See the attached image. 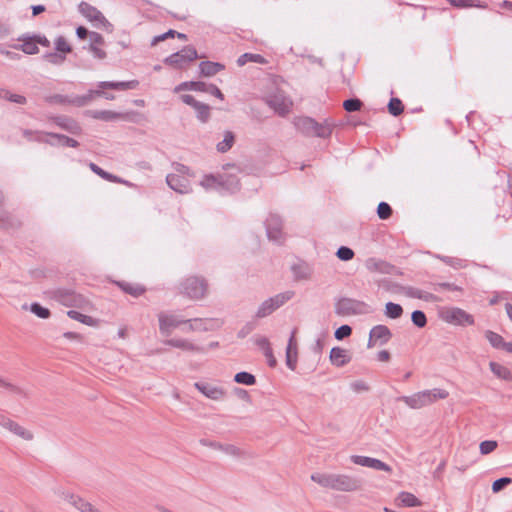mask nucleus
Listing matches in <instances>:
<instances>
[{
	"label": "nucleus",
	"instance_id": "obj_54",
	"mask_svg": "<svg viewBox=\"0 0 512 512\" xmlns=\"http://www.w3.org/2000/svg\"><path fill=\"white\" fill-rule=\"evenodd\" d=\"M376 213L379 219L387 220L392 216L393 209L387 202L381 201L377 206Z\"/></svg>",
	"mask_w": 512,
	"mask_h": 512
},
{
	"label": "nucleus",
	"instance_id": "obj_57",
	"mask_svg": "<svg viewBox=\"0 0 512 512\" xmlns=\"http://www.w3.org/2000/svg\"><path fill=\"white\" fill-rule=\"evenodd\" d=\"M1 93H2L1 97H3L4 99H6L10 102L17 103L20 105H24L27 103V99L23 95L13 94L9 90H4V89L1 90Z\"/></svg>",
	"mask_w": 512,
	"mask_h": 512
},
{
	"label": "nucleus",
	"instance_id": "obj_10",
	"mask_svg": "<svg viewBox=\"0 0 512 512\" xmlns=\"http://www.w3.org/2000/svg\"><path fill=\"white\" fill-rule=\"evenodd\" d=\"M47 120L72 135L79 136L83 132L80 123L68 115H49Z\"/></svg>",
	"mask_w": 512,
	"mask_h": 512
},
{
	"label": "nucleus",
	"instance_id": "obj_16",
	"mask_svg": "<svg viewBox=\"0 0 512 512\" xmlns=\"http://www.w3.org/2000/svg\"><path fill=\"white\" fill-rule=\"evenodd\" d=\"M263 101L273 109L279 116H286L289 111V105L285 101V97L282 94H273L263 98Z\"/></svg>",
	"mask_w": 512,
	"mask_h": 512
},
{
	"label": "nucleus",
	"instance_id": "obj_13",
	"mask_svg": "<svg viewBox=\"0 0 512 512\" xmlns=\"http://www.w3.org/2000/svg\"><path fill=\"white\" fill-rule=\"evenodd\" d=\"M79 12L91 22H100L104 27L111 28L112 24L104 17V15L91 4L82 1L79 5Z\"/></svg>",
	"mask_w": 512,
	"mask_h": 512
},
{
	"label": "nucleus",
	"instance_id": "obj_14",
	"mask_svg": "<svg viewBox=\"0 0 512 512\" xmlns=\"http://www.w3.org/2000/svg\"><path fill=\"white\" fill-rule=\"evenodd\" d=\"M48 138L43 140L44 143L53 146V147H70L77 148L80 146V143L64 134L54 133V132H45L44 133Z\"/></svg>",
	"mask_w": 512,
	"mask_h": 512
},
{
	"label": "nucleus",
	"instance_id": "obj_22",
	"mask_svg": "<svg viewBox=\"0 0 512 512\" xmlns=\"http://www.w3.org/2000/svg\"><path fill=\"white\" fill-rule=\"evenodd\" d=\"M194 387L205 397L212 400H220L225 395V391L223 390V388L213 386L207 382H196L194 384Z\"/></svg>",
	"mask_w": 512,
	"mask_h": 512
},
{
	"label": "nucleus",
	"instance_id": "obj_53",
	"mask_svg": "<svg viewBox=\"0 0 512 512\" xmlns=\"http://www.w3.org/2000/svg\"><path fill=\"white\" fill-rule=\"evenodd\" d=\"M274 311H275V308L272 304V300H270L268 298L264 302H262V304L259 306V308L256 312V317L264 318V317L272 314Z\"/></svg>",
	"mask_w": 512,
	"mask_h": 512
},
{
	"label": "nucleus",
	"instance_id": "obj_55",
	"mask_svg": "<svg viewBox=\"0 0 512 512\" xmlns=\"http://www.w3.org/2000/svg\"><path fill=\"white\" fill-rule=\"evenodd\" d=\"M411 321L417 328H424L427 325L426 314L422 310H414L411 313Z\"/></svg>",
	"mask_w": 512,
	"mask_h": 512
},
{
	"label": "nucleus",
	"instance_id": "obj_43",
	"mask_svg": "<svg viewBox=\"0 0 512 512\" xmlns=\"http://www.w3.org/2000/svg\"><path fill=\"white\" fill-rule=\"evenodd\" d=\"M403 307L394 302H387L385 305L384 314L390 319H398L403 315Z\"/></svg>",
	"mask_w": 512,
	"mask_h": 512
},
{
	"label": "nucleus",
	"instance_id": "obj_63",
	"mask_svg": "<svg viewBox=\"0 0 512 512\" xmlns=\"http://www.w3.org/2000/svg\"><path fill=\"white\" fill-rule=\"evenodd\" d=\"M45 101L50 104H69L70 96L62 94H54L45 98Z\"/></svg>",
	"mask_w": 512,
	"mask_h": 512
},
{
	"label": "nucleus",
	"instance_id": "obj_34",
	"mask_svg": "<svg viewBox=\"0 0 512 512\" xmlns=\"http://www.w3.org/2000/svg\"><path fill=\"white\" fill-rule=\"evenodd\" d=\"M371 338H375L380 341V345H385L392 337L391 330L382 324L374 326L371 330Z\"/></svg>",
	"mask_w": 512,
	"mask_h": 512
},
{
	"label": "nucleus",
	"instance_id": "obj_2",
	"mask_svg": "<svg viewBox=\"0 0 512 512\" xmlns=\"http://www.w3.org/2000/svg\"><path fill=\"white\" fill-rule=\"evenodd\" d=\"M379 286L384 288L386 291L393 292L396 294H403L409 298L420 299V300H424L426 302H438L439 301V298L432 293L420 290L413 286H404V285H401V284L394 282L390 279H382L379 282Z\"/></svg>",
	"mask_w": 512,
	"mask_h": 512
},
{
	"label": "nucleus",
	"instance_id": "obj_27",
	"mask_svg": "<svg viewBox=\"0 0 512 512\" xmlns=\"http://www.w3.org/2000/svg\"><path fill=\"white\" fill-rule=\"evenodd\" d=\"M114 284L122 292H124L125 294H129V295H131L132 297H135V298L140 297L141 295H143L147 291V288L144 285H142V284L131 283V282H127V281H124V280L114 281Z\"/></svg>",
	"mask_w": 512,
	"mask_h": 512
},
{
	"label": "nucleus",
	"instance_id": "obj_49",
	"mask_svg": "<svg viewBox=\"0 0 512 512\" xmlns=\"http://www.w3.org/2000/svg\"><path fill=\"white\" fill-rule=\"evenodd\" d=\"M485 338L489 341L490 345L495 349H502L505 343L504 338L500 334L491 330H487L485 332Z\"/></svg>",
	"mask_w": 512,
	"mask_h": 512
},
{
	"label": "nucleus",
	"instance_id": "obj_1",
	"mask_svg": "<svg viewBox=\"0 0 512 512\" xmlns=\"http://www.w3.org/2000/svg\"><path fill=\"white\" fill-rule=\"evenodd\" d=\"M311 480L324 488L342 492H355L363 487L361 478L346 474L313 473Z\"/></svg>",
	"mask_w": 512,
	"mask_h": 512
},
{
	"label": "nucleus",
	"instance_id": "obj_20",
	"mask_svg": "<svg viewBox=\"0 0 512 512\" xmlns=\"http://www.w3.org/2000/svg\"><path fill=\"white\" fill-rule=\"evenodd\" d=\"M62 495L64 500H66L69 504H71L80 512H101L99 509L95 508L90 502H87L78 495L68 492H63Z\"/></svg>",
	"mask_w": 512,
	"mask_h": 512
},
{
	"label": "nucleus",
	"instance_id": "obj_28",
	"mask_svg": "<svg viewBox=\"0 0 512 512\" xmlns=\"http://www.w3.org/2000/svg\"><path fill=\"white\" fill-rule=\"evenodd\" d=\"M185 323V320H178L173 315H159V329L161 334L168 336L172 328H177L181 324Z\"/></svg>",
	"mask_w": 512,
	"mask_h": 512
},
{
	"label": "nucleus",
	"instance_id": "obj_36",
	"mask_svg": "<svg viewBox=\"0 0 512 512\" xmlns=\"http://www.w3.org/2000/svg\"><path fill=\"white\" fill-rule=\"evenodd\" d=\"M185 90L203 92L206 91V83L203 81H185L175 86L174 93Z\"/></svg>",
	"mask_w": 512,
	"mask_h": 512
},
{
	"label": "nucleus",
	"instance_id": "obj_29",
	"mask_svg": "<svg viewBox=\"0 0 512 512\" xmlns=\"http://www.w3.org/2000/svg\"><path fill=\"white\" fill-rule=\"evenodd\" d=\"M219 190H226L230 193H235L240 190V180L235 175H219L218 182Z\"/></svg>",
	"mask_w": 512,
	"mask_h": 512
},
{
	"label": "nucleus",
	"instance_id": "obj_45",
	"mask_svg": "<svg viewBox=\"0 0 512 512\" xmlns=\"http://www.w3.org/2000/svg\"><path fill=\"white\" fill-rule=\"evenodd\" d=\"M67 316L88 326H95L97 324V320L95 318L82 314L76 310H69L67 312Z\"/></svg>",
	"mask_w": 512,
	"mask_h": 512
},
{
	"label": "nucleus",
	"instance_id": "obj_21",
	"mask_svg": "<svg viewBox=\"0 0 512 512\" xmlns=\"http://www.w3.org/2000/svg\"><path fill=\"white\" fill-rule=\"evenodd\" d=\"M365 266L370 272H379L382 274H392L396 269L393 264L374 257L368 258L365 261Z\"/></svg>",
	"mask_w": 512,
	"mask_h": 512
},
{
	"label": "nucleus",
	"instance_id": "obj_31",
	"mask_svg": "<svg viewBox=\"0 0 512 512\" xmlns=\"http://www.w3.org/2000/svg\"><path fill=\"white\" fill-rule=\"evenodd\" d=\"M329 359L334 366L343 367L351 361V356L345 349L336 346L330 350Z\"/></svg>",
	"mask_w": 512,
	"mask_h": 512
},
{
	"label": "nucleus",
	"instance_id": "obj_30",
	"mask_svg": "<svg viewBox=\"0 0 512 512\" xmlns=\"http://www.w3.org/2000/svg\"><path fill=\"white\" fill-rule=\"evenodd\" d=\"M225 69V65L220 62L202 61L199 63V76L212 77Z\"/></svg>",
	"mask_w": 512,
	"mask_h": 512
},
{
	"label": "nucleus",
	"instance_id": "obj_40",
	"mask_svg": "<svg viewBox=\"0 0 512 512\" xmlns=\"http://www.w3.org/2000/svg\"><path fill=\"white\" fill-rule=\"evenodd\" d=\"M452 6L457 8H471L477 7L486 9L488 5L485 2L479 0H447Z\"/></svg>",
	"mask_w": 512,
	"mask_h": 512
},
{
	"label": "nucleus",
	"instance_id": "obj_3",
	"mask_svg": "<svg viewBox=\"0 0 512 512\" xmlns=\"http://www.w3.org/2000/svg\"><path fill=\"white\" fill-rule=\"evenodd\" d=\"M449 393L444 389L435 388L424 390L411 396H402L399 400L405 402L410 408L419 409L435 402L437 399H446Z\"/></svg>",
	"mask_w": 512,
	"mask_h": 512
},
{
	"label": "nucleus",
	"instance_id": "obj_46",
	"mask_svg": "<svg viewBox=\"0 0 512 512\" xmlns=\"http://www.w3.org/2000/svg\"><path fill=\"white\" fill-rule=\"evenodd\" d=\"M294 295H295L294 291H285V292L279 293L273 297H270L269 299L272 300V304H273L275 310H277L278 308L283 306L286 302H288L290 299H292Z\"/></svg>",
	"mask_w": 512,
	"mask_h": 512
},
{
	"label": "nucleus",
	"instance_id": "obj_48",
	"mask_svg": "<svg viewBox=\"0 0 512 512\" xmlns=\"http://www.w3.org/2000/svg\"><path fill=\"white\" fill-rule=\"evenodd\" d=\"M234 381L238 384L252 386L256 384V377L247 371H241L235 374Z\"/></svg>",
	"mask_w": 512,
	"mask_h": 512
},
{
	"label": "nucleus",
	"instance_id": "obj_52",
	"mask_svg": "<svg viewBox=\"0 0 512 512\" xmlns=\"http://www.w3.org/2000/svg\"><path fill=\"white\" fill-rule=\"evenodd\" d=\"M218 182H219V175L206 174L202 178L200 185L202 187H204L205 189L214 188V189L219 190Z\"/></svg>",
	"mask_w": 512,
	"mask_h": 512
},
{
	"label": "nucleus",
	"instance_id": "obj_51",
	"mask_svg": "<svg viewBox=\"0 0 512 512\" xmlns=\"http://www.w3.org/2000/svg\"><path fill=\"white\" fill-rule=\"evenodd\" d=\"M30 311L41 319H48L51 316V311L38 302L31 303Z\"/></svg>",
	"mask_w": 512,
	"mask_h": 512
},
{
	"label": "nucleus",
	"instance_id": "obj_35",
	"mask_svg": "<svg viewBox=\"0 0 512 512\" xmlns=\"http://www.w3.org/2000/svg\"><path fill=\"white\" fill-rule=\"evenodd\" d=\"M490 370L492 373L499 379L512 382V372L509 368L504 365H501L497 362L491 361L489 363Z\"/></svg>",
	"mask_w": 512,
	"mask_h": 512
},
{
	"label": "nucleus",
	"instance_id": "obj_11",
	"mask_svg": "<svg viewBox=\"0 0 512 512\" xmlns=\"http://www.w3.org/2000/svg\"><path fill=\"white\" fill-rule=\"evenodd\" d=\"M180 100L186 104L191 106L196 111V118L201 123H207L211 118V107L208 104L197 101L190 94H182L180 95Z\"/></svg>",
	"mask_w": 512,
	"mask_h": 512
},
{
	"label": "nucleus",
	"instance_id": "obj_15",
	"mask_svg": "<svg viewBox=\"0 0 512 512\" xmlns=\"http://www.w3.org/2000/svg\"><path fill=\"white\" fill-rule=\"evenodd\" d=\"M364 305L362 301L344 297L335 304V313L341 316L355 315L359 313L358 307Z\"/></svg>",
	"mask_w": 512,
	"mask_h": 512
},
{
	"label": "nucleus",
	"instance_id": "obj_62",
	"mask_svg": "<svg viewBox=\"0 0 512 512\" xmlns=\"http://www.w3.org/2000/svg\"><path fill=\"white\" fill-rule=\"evenodd\" d=\"M0 387L10 391L11 393L25 396V392L22 388H20L17 385L12 384L11 382L7 381L6 379H4L2 377H0Z\"/></svg>",
	"mask_w": 512,
	"mask_h": 512
},
{
	"label": "nucleus",
	"instance_id": "obj_39",
	"mask_svg": "<svg viewBox=\"0 0 512 512\" xmlns=\"http://www.w3.org/2000/svg\"><path fill=\"white\" fill-rule=\"evenodd\" d=\"M20 226V222L11 216L8 211L2 210L0 211V228L1 229H10L16 228Z\"/></svg>",
	"mask_w": 512,
	"mask_h": 512
},
{
	"label": "nucleus",
	"instance_id": "obj_32",
	"mask_svg": "<svg viewBox=\"0 0 512 512\" xmlns=\"http://www.w3.org/2000/svg\"><path fill=\"white\" fill-rule=\"evenodd\" d=\"M139 85L138 80H130V81H102L99 82L98 88L100 89H113V90H132L137 88Z\"/></svg>",
	"mask_w": 512,
	"mask_h": 512
},
{
	"label": "nucleus",
	"instance_id": "obj_59",
	"mask_svg": "<svg viewBox=\"0 0 512 512\" xmlns=\"http://www.w3.org/2000/svg\"><path fill=\"white\" fill-rule=\"evenodd\" d=\"M510 484H512L511 477L498 478L492 483V491H493V493H499L500 491L505 489Z\"/></svg>",
	"mask_w": 512,
	"mask_h": 512
},
{
	"label": "nucleus",
	"instance_id": "obj_60",
	"mask_svg": "<svg viewBox=\"0 0 512 512\" xmlns=\"http://www.w3.org/2000/svg\"><path fill=\"white\" fill-rule=\"evenodd\" d=\"M43 58L46 61H48L49 63L55 64V65H60L65 61L66 56L55 51V52H46L43 55Z\"/></svg>",
	"mask_w": 512,
	"mask_h": 512
},
{
	"label": "nucleus",
	"instance_id": "obj_24",
	"mask_svg": "<svg viewBox=\"0 0 512 512\" xmlns=\"http://www.w3.org/2000/svg\"><path fill=\"white\" fill-rule=\"evenodd\" d=\"M297 361H298V347H297V341L295 339V330L292 332L288 344L286 347V365L287 367L295 371L297 367Z\"/></svg>",
	"mask_w": 512,
	"mask_h": 512
},
{
	"label": "nucleus",
	"instance_id": "obj_8",
	"mask_svg": "<svg viewBox=\"0 0 512 512\" xmlns=\"http://www.w3.org/2000/svg\"><path fill=\"white\" fill-rule=\"evenodd\" d=\"M267 238L278 245L285 242V233L283 232V220L275 213H270L264 222Z\"/></svg>",
	"mask_w": 512,
	"mask_h": 512
},
{
	"label": "nucleus",
	"instance_id": "obj_9",
	"mask_svg": "<svg viewBox=\"0 0 512 512\" xmlns=\"http://www.w3.org/2000/svg\"><path fill=\"white\" fill-rule=\"evenodd\" d=\"M441 317L445 322L458 326H471L475 323V319L472 314H469L458 307L449 308L443 311Z\"/></svg>",
	"mask_w": 512,
	"mask_h": 512
},
{
	"label": "nucleus",
	"instance_id": "obj_50",
	"mask_svg": "<svg viewBox=\"0 0 512 512\" xmlns=\"http://www.w3.org/2000/svg\"><path fill=\"white\" fill-rule=\"evenodd\" d=\"M363 105V102L357 97L348 98L343 102V108L348 113L360 111Z\"/></svg>",
	"mask_w": 512,
	"mask_h": 512
},
{
	"label": "nucleus",
	"instance_id": "obj_47",
	"mask_svg": "<svg viewBox=\"0 0 512 512\" xmlns=\"http://www.w3.org/2000/svg\"><path fill=\"white\" fill-rule=\"evenodd\" d=\"M235 142V135L231 131H227L224 135V139L219 142L216 146L217 150L221 153H225L230 150Z\"/></svg>",
	"mask_w": 512,
	"mask_h": 512
},
{
	"label": "nucleus",
	"instance_id": "obj_18",
	"mask_svg": "<svg viewBox=\"0 0 512 512\" xmlns=\"http://www.w3.org/2000/svg\"><path fill=\"white\" fill-rule=\"evenodd\" d=\"M17 41L22 42L21 44H12L9 47L15 50H21L23 53L28 55H35L39 53V47L37 46L33 35L24 34L17 38Z\"/></svg>",
	"mask_w": 512,
	"mask_h": 512
},
{
	"label": "nucleus",
	"instance_id": "obj_37",
	"mask_svg": "<svg viewBox=\"0 0 512 512\" xmlns=\"http://www.w3.org/2000/svg\"><path fill=\"white\" fill-rule=\"evenodd\" d=\"M291 271L297 281L308 279L310 276V269L305 262L294 263L291 266Z\"/></svg>",
	"mask_w": 512,
	"mask_h": 512
},
{
	"label": "nucleus",
	"instance_id": "obj_17",
	"mask_svg": "<svg viewBox=\"0 0 512 512\" xmlns=\"http://www.w3.org/2000/svg\"><path fill=\"white\" fill-rule=\"evenodd\" d=\"M350 459L354 464L360 465L363 467H369V468H373V469H376L379 471H385V472H388L391 470V468L388 464H386L385 462H383L379 459H376V458H371V457L361 456V455H352L350 457Z\"/></svg>",
	"mask_w": 512,
	"mask_h": 512
},
{
	"label": "nucleus",
	"instance_id": "obj_7",
	"mask_svg": "<svg viewBox=\"0 0 512 512\" xmlns=\"http://www.w3.org/2000/svg\"><path fill=\"white\" fill-rule=\"evenodd\" d=\"M84 114L87 117L106 122L118 119L127 120L131 122H138L137 118L141 117V114L136 111L120 113L111 110H86Z\"/></svg>",
	"mask_w": 512,
	"mask_h": 512
},
{
	"label": "nucleus",
	"instance_id": "obj_33",
	"mask_svg": "<svg viewBox=\"0 0 512 512\" xmlns=\"http://www.w3.org/2000/svg\"><path fill=\"white\" fill-rule=\"evenodd\" d=\"M89 167L96 175H98L99 177H101L104 180H107V181L113 182V183H122V184H125L128 186H132V184L130 182L123 180L120 177L105 171L104 169H102L100 166H98L97 164H95L93 162H91L89 164Z\"/></svg>",
	"mask_w": 512,
	"mask_h": 512
},
{
	"label": "nucleus",
	"instance_id": "obj_56",
	"mask_svg": "<svg viewBox=\"0 0 512 512\" xmlns=\"http://www.w3.org/2000/svg\"><path fill=\"white\" fill-rule=\"evenodd\" d=\"M55 51L66 56V54L72 52V47L63 36H59L55 40Z\"/></svg>",
	"mask_w": 512,
	"mask_h": 512
},
{
	"label": "nucleus",
	"instance_id": "obj_26",
	"mask_svg": "<svg viewBox=\"0 0 512 512\" xmlns=\"http://www.w3.org/2000/svg\"><path fill=\"white\" fill-rule=\"evenodd\" d=\"M293 124L302 135L311 137L316 120L309 116H297L294 118Z\"/></svg>",
	"mask_w": 512,
	"mask_h": 512
},
{
	"label": "nucleus",
	"instance_id": "obj_23",
	"mask_svg": "<svg viewBox=\"0 0 512 512\" xmlns=\"http://www.w3.org/2000/svg\"><path fill=\"white\" fill-rule=\"evenodd\" d=\"M311 137L327 139L330 138L336 123L332 118H325L323 122L316 121Z\"/></svg>",
	"mask_w": 512,
	"mask_h": 512
},
{
	"label": "nucleus",
	"instance_id": "obj_58",
	"mask_svg": "<svg viewBox=\"0 0 512 512\" xmlns=\"http://www.w3.org/2000/svg\"><path fill=\"white\" fill-rule=\"evenodd\" d=\"M336 256L341 261H350L354 258L355 252L348 246H340L336 251Z\"/></svg>",
	"mask_w": 512,
	"mask_h": 512
},
{
	"label": "nucleus",
	"instance_id": "obj_5",
	"mask_svg": "<svg viewBox=\"0 0 512 512\" xmlns=\"http://www.w3.org/2000/svg\"><path fill=\"white\" fill-rule=\"evenodd\" d=\"M45 294L66 307H82L87 302L82 294L70 288H55L46 291Z\"/></svg>",
	"mask_w": 512,
	"mask_h": 512
},
{
	"label": "nucleus",
	"instance_id": "obj_6",
	"mask_svg": "<svg viewBox=\"0 0 512 512\" xmlns=\"http://www.w3.org/2000/svg\"><path fill=\"white\" fill-rule=\"evenodd\" d=\"M201 58L193 45L184 46L182 50L172 53L163 60V63L177 70H183L190 62Z\"/></svg>",
	"mask_w": 512,
	"mask_h": 512
},
{
	"label": "nucleus",
	"instance_id": "obj_61",
	"mask_svg": "<svg viewBox=\"0 0 512 512\" xmlns=\"http://www.w3.org/2000/svg\"><path fill=\"white\" fill-rule=\"evenodd\" d=\"M497 447H498V442L495 440H484L479 445L480 453L482 455L490 454Z\"/></svg>",
	"mask_w": 512,
	"mask_h": 512
},
{
	"label": "nucleus",
	"instance_id": "obj_41",
	"mask_svg": "<svg viewBox=\"0 0 512 512\" xmlns=\"http://www.w3.org/2000/svg\"><path fill=\"white\" fill-rule=\"evenodd\" d=\"M248 62H254L258 64H266L267 60L260 54L244 53L237 59L238 66H244Z\"/></svg>",
	"mask_w": 512,
	"mask_h": 512
},
{
	"label": "nucleus",
	"instance_id": "obj_64",
	"mask_svg": "<svg viewBox=\"0 0 512 512\" xmlns=\"http://www.w3.org/2000/svg\"><path fill=\"white\" fill-rule=\"evenodd\" d=\"M351 334H352L351 326L344 324L335 330L334 337L337 340H343L345 338H348Z\"/></svg>",
	"mask_w": 512,
	"mask_h": 512
},
{
	"label": "nucleus",
	"instance_id": "obj_19",
	"mask_svg": "<svg viewBox=\"0 0 512 512\" xmlns=\"http://www.w3.org/2000/svg\"><path fill=\"white\" fill-rule=\"evenodd\" d=\"M166 182L167 185L174 190L175 192H178L180 194H185L190 192V182L186 177L177 175V174H168L166 176Z\"/></svg>",
	"mask_w": 512,
	"mask_h": 512
},
{
	"label": "nucleus",
	"instance_id": "obj_12",
	"mask_svg": "<svg viewBox=\"0 0 512 512\" xmlns=\"http://www.w3.org/2000/svg\"><path fill=\"white\" fill-rule=\"evenodd\" d=\"M0 426L26 441H31L34 438V434L31 431L25 429L23 426L5 416L1 412Z\"/></svg>",
	"mask_w": 512,
	"mask_h": 512
},
{
	"label": "nucleus",
	"instance_id": "obj_25",
	"mask_svg": "<svg viewBox=\"0 0 512 512\" xmlns=\"http://www.w3.org/2000/svg\"><path fill=\"white\" fill-rule=\"evenodd\" d=\"M164 343L168 346H171L174 348H179L184 351H191V352H196V353H201V354H204L207 352V349L205 347L195 345L186 339L172 338V339L165 340Z\"/></svg>",
	"mask_w": 512,
	"mask_h": 512
},
{
	"label": "nucleus",
	"instance_id": "obj_4",
	"mask_svg": "<svg viewBox=\"0 0 512 512\" xmlns=\"http://www.w3.org/2000/svg\"><path fill=\"white\" fill-rule=\"evenodd\" d=\"M180 293L192 300L204 298L208 292V282L203 276L192 275L180 282Z\"/></svg>",
	"mask_w": 512,
	"mask_h": 512
},
{
	"label": "nucleus",
	"instance_id": "obj_38",
	"mask_svg": "<svg viewBox=\"0 0 512 512\" xmlns=\"http://www.w3.org/2000/svg\"><path fill=\"white\" fill-rule=\"evenodd\" d=\"M397 500L404 507H418L421 506V501L412 493L402 491L399 493Z\"/></svg>",
	"mask_w": 512,
	"mask_h": 512
},
{
	"label": "nucleus",
	"instance_id": "obj_44",
	"mask_svg": "<svg viewBox=\"0 0 512 512\" xmlns=\"http://www.w3.org/2000/svg\"><path fill=\"white\" fill-rule=\"evenodd\" d=\"M93 99H94L93 89H90L84 95H76L74 97H70L69 105H73L76 107H84L87 104H89Z\"/></svg>",
	"mask_w": 512,
	"mask_h": 512
},
{
	"label": "nucleus",
	"instance_id": "obj_42",
	"mask_svg": "<svg viewBox=\"0 0 512 512\" xmlns=\"http://www.w3.org/2000/svg\"><path fill=\"white\" fill-rule=\"evenodd\" d=\"M404 104L401 99L397 97H391L388 104V113L394 117L400 116L404 112Z\"/></svg>",
	"mask_w": 512,
	"mask_h": 512
}]
</instances>
